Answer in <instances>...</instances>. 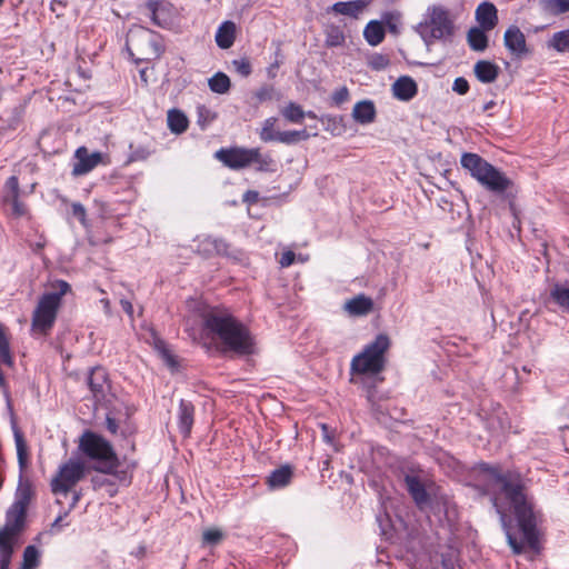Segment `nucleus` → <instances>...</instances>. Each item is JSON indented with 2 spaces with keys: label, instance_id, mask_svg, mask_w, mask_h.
<instances>
[{
  "label": "nucleus",
  "instance_id": "nucleus-49",
  "mask_svg": "<svg viewBox=\"0 0 569 569\" xmlns=\"http://www.w3.org/2000/svg\"><path fill=\"white\" fill-rule=\"evenodd\" d=\"M8 202L12 206V214L14 217L20 218L28 214L27 206L19 198L11 199Z\"/></svg>",
  "mask_w": 569,
  "mask_h": 569
},
{
  "label": "nucleus",
  "instance_id": "nucleus-60",
  "mask_svg": "<svg viewBox=\"0 0 569 569\" xmlns=\"http://www.w3.org/2000/svg\"><path fill=\"white\" fill-rule=\"evenodd\" d=\"M496 106V102L493 100H490L488 101L487 103L483 104L482 107V111L483 112H488L489 110H491L493 107Z\"/></svg>",
  "mask_w": 569,
  "mask_h": 569
},
{
  "label": "nucleus",
  "instance_id": "nucleus-8",
  "mask_svg": "<svg viewBox=\"0 0 569 569\" xmlns=\"http://www.w3.org/2000/svg\"><path fill=\"white\" fill-rule=\"evenodd\" d=\"M86 463L80 458H70L60 466L51 480V490L54 495L67 496L72 488L86 476Z\"/></svg>",
  "mask_w": 569,
  "mask_h": 569
},
{
  "label": "nucleus",
  "instance_id": "nucleus-48",
  "mask_svg": "<svg viewBox=\"0 0 569 569\" xmlns=\"http://www.w3.org/2000/svg\"><path fill=\"white\" fill-rule=\"evenodd\" d=\"M369 64L375 70H383L389 64V59L380 53H376L371 57Z\"/></svg>",
  "mask_w": 569,
  "mask_h": 569
},
{
  "label": "nucleus",
  "instance_id": "nucleus-19",
  "mask_svg": "<svg viewBox=\"0 0 569 569\" xmlns=\"http://www.w3.org/2000/svg\"><path fill=\"white\" fill-rule=\"evenodd\" d=\"M372 299L365 295H358L357 297L348 300L345 305L346 311L351 316H366L372 310Z\"/></svg>",
  "mask_w": 569,
  "mask_h": 569
},
{
  "label": "nucleus",
  "instance_id": "nucleus-16",
  "mask_svg": "<svg viewBox=\"0 0 569 569\" xmlns=\"http://www.w3.org/2000/svg\"><path fill=\"white\" fill-rule=\"evenodd\" d=\"M228 247V243L223 239L206 236L202 239H199L197 252L204 257H211L213 254L222 256L227 254Z\"/></svg>",
  "mask_w": 569,
  "mask_h": 569
},
{
  "label": "nucleus",
  "instance_id": "nucleus-22",
  "mask_svg": "<svg viewBox=\"0 0 569 569\" xmlns=\"http://www.w3.org/2000/svg\"><path fill=\"white\" fill-rule=\"evenodd\" d=\"M236 39V24L232 21L222 22L216 32L217 46L221 49H229Z\"/></svg>",
  "mask_w": 569,
  "mask_h": 569
},
{
  "label": "nucleus",
  "instance_id": "nucleus-33",
  "mask_svg": "<svg viewBox=\"0 0 569 569\" xmlns=\"http://www.w3.org/2000/svg\"><path fill=\"white\" fill-rule=\"evenodd\" d=\"M548 47L557 52L569 51V29L555 32L548 41Z\"/></svg>",
  "mask_w": 569,
  "mask_h": 569
},
{
  "label": "nucleus",
  "instance_id": "nucleus-38",
  "mask_svg": "<svg viewBox=\"0 0 569 569\" xmlns=\"http://www.w3.org/2000/svg\"><path fill=\"white\" fill-rule=\"evenodd\" d=\"M277 121L278 119L276 117L267 118L263 121L262 128L259 132V137L263 142L276 141L278 137V132L274 131V126Z\"/></svg>",
  "mask_w": 569,
  "mask_h": 569
},
{
  "label": "nucleus",
  "instance_id": "nucleus-35",
  "mask_svg": "<svg viewBox=\"0 0 569 569\" xmlns=\"http://www.w3.org/2000/svg\"><path fill=\"white\" fill-rule=\"evenodd\" d=\"M251 163L257 164L258 171H269L273 164V160L269 153H261L259 148H252Z\"/></svg>",
  "mask_w": 569,
  "mask_h": 569
},
{
  "label": "nucleus",
  "instance_id": "nucleus-27",
  "mask_svg": "<svg viewBox=\"0 0 569 569\" xmlns=\"http://www.w3.org/2000/svg\"><path fill=\"white\" fill-rule=\"evenodd\" d=\"M541 11L551 17L569 12V0H539Z\"/></svg>",
  "mask_w": 569,
  "mask_h": 569
},
{
  "label": "nucleus",
  "instance_id": "nucleus-30",
  "mask_svg": "<svg viewBox=\"0 0 569 569\" xmlns=\"http://www.w3.org/2000/svg\"><path fill=\"white\" fill-rule=\"evenodd\" d=\"M168 127L173 133H182L188 128V119L180 110L172 109L168 112Z\"/></svg>",
  "mask_w": 569,
  "mask_h": 569
},
{
  "label": "nucleus",
  "instance_id": "nucleus-5",
  "mask_svg": "<svg viewBox=\"0 0 569 569\" xmlns=\"http://www.w3.org/2000/svg\"><path fill=\"white\" fill-rule=\"evenodd\" d=\"M460 163L479 184L493 194L502 196L512 186L505 172L477 153H462Z\"/></svg>",
  "mask_w": 569,
  "mask_h": 569
},
{
  "label": "nucleus",
  "instance_id": "nucleus-44",
  "mask_svg": "<svg viewBox=\"0 0 569 569\" xmlns=\"http://www.w3.org/2000/svg\"><path fill=\"white\" fill-rule=\"evenodd\" d=\"M276 96V90L272 86H262L254 92V98L259 103L271 101Z\"/></svg>",
  "mask_w": 569,
  "mask_h": 569
},
{
  "label": "nucleus",
  "instance_id": "nucleus-42",
  "mask_svg": "<svg viewBox=\"0 0 569 569\" xmlns=\"http://www.w3.org/2000/svg\"><path fill=\"white\" fill-rule=\"evenodd\" d=\"M129 150L130 153L128 160L130 162L146 160L151 154V151L147 147L141 144L136 146L133 143H130Z\"/></svg>",
  "mask_w": 569,
  "mask_h": 569
},
{
  "label": "nucleus",
  "instance_id": "nucleus-6",
  "mask_svg": "<svg viewBox=\"0 0 569 569\" xmlns=\"http://www.w3.org/2000/svg\"><path fill=\"white\" fill-rule=\"evenodd\" d=\"M52 291L44 292L32 313L31 327L36 333L48 335L54 326L62 297L71 290L64 280L51 283Z\"/></svg>",
  "mask_w": 569,
  "mask_h": 569
},
{
  "label": "nucleus",
  "instance_id": "nucleus-32",
  "mask_svg": "<svg viewBox=\"0 0 569 569\" xmlns=\"http://www.w3.org/2000/svg\"><path fill=\"white\" fill-rule=\"evenodd\" d=\"M326 40L325 43L329 48L340 47L345 43V34L342 29L336 24H329L325 30Z\"/></svg>",
  "mask_w": 569,
  "mask_h": 569
},
{
  "label": "nucleus",
  "instance_id": "nucleus-63",
  "mask_svg": "<svg viewBox=\"0 0 569 569\" xmlns=\"http://www.w3.org/2000/svg\"><path fill=\"white\" fill-rule=\"evenodd\" d=\"M101 303L103 305L104 311L107 313H109L110 312V301L108 299H102Z\"/></svg>",
  "mask_w": 569,
  "mask_h": 569
},
{
  "label": "nucleus",
  "instance_id": "nucleus-43",
  "mask_svg": "<svg viewBox=\"0 0 569 569\" xmlns=\"http://www.w3.org/2000/svg\"><path fill=\"white\" fill-rule=\"evenodd\" d=\"M223 537L224 535L220 529L210 528L203 531L202 541L206 545L214 546L218 545L223 539Z\"/></svg>",
  "mask_w": 569,
  "mask_h": 569
},
{
  "label": "nucleus",
  "instance_id": "nucleus-14",
  "mask_svg": "<svg viewBox=\"0 0 569 569\" xmlns=\"http://www.w3.org/2000/svg\"><path fill=\"white\" fill-rule=\"evenodd\" d=\"M385 368V358H352L351 372L373 376Z\"/></svg>",
  "mask_w": 569,
  "mask_h": 569
},
{
  "label": "nucleus",
  "instance_id": "nucleus-15",
  "mask_svg": "<svg viewBox=\"0 0 569 569\" xmlns=\"http://www.w3.org/2000/svg\"><path fill=\"white\" fill-rule=\"evenodd\" d=\"M418 92L416 81L409 76H402L392 84L393 97L400 101H410Z\"/></svg>",
  "mask_w": 569,
  "mask_h": 569
},
{
  "label": "nucleus",
  "instance_id": "nucleus-2",
  "mask_svg": "<svg viewBox=\"0 0 569 569\" xmlns=\"http://www.w3.org/2000/svg\"><path fill=\"white\" fill-rule=\"evenodd\" d=\"M202 335L222 352L241 356L257 352L254 337L249 328L229 313H208L203 318Z\"/></svg>",
  "mask_w": 569,
  "mask_h": 569
},
{
  "label": "nucleus",
  "instance_id": "nucleus-20",
  "mask_svg": "<svg viewBox=\"0 0 569 569\" xmlns=\"http://www.w3.org/2000/svg\"><path fill=\"white\" fill-rule=\"evenodd\" d=\"M352 117L358 123H371L376 118V108L373 102L370 100L357 102L352 110Z\"/></svg>",
  "mask_w": 569,
  "mask_h": 569
},
{
  "label": "nucleus",
  "instance_id": "nucleus-10",
  "mask_svg": "<svg viewBox=\"0 0 569 569\" xmlns=\"http://www.w3.org/2000/svg\"><path fill=\"white\" fill-rule=\"evenodd\" d=\"M74 157L77 162L73 164L72 174L83 176L93 170L102 159L101 152L89 153L86 147H79L76 150Z\"/></svg>",
  "mask_w": 569,
  "mask_h": 569
},
{
  "label": "nucleus",
  "instance_id": "nucleus-51",
  "mask_svg": "<svg viewBox=\"0 0 569 569\" xmlns=\"http://www.w3.org/2000/svg\"><path fill=\"white\" fill-rule=\"evenodd\" d=\"M349 99V90L347 87H341L332 93V101L339 106Z\"/></svg>",
  "mask_w": 569,
  "mask_h": 569
},
{
  "label": "nucleus",
  "instance_id": "nucleus-24",
  "mask_svg": "<svg viewBox=\"0 0 569 569\" xmlns=\"http://www.w3.org/2000/svg\"><path fill=\"white\" fill-rule=\"evenodd\" d=\"M366 6L367 2L363 0L339 1L336 2L331 9L335 13L358 18Z\"/></svg>",
  "mask_w": 569,
  "mask_h": 569
},
{
  "label": "nucleus",
  "instance_id": "nucleus-9",
  "mask_svg": "<svg viewBox=\"0 0 569 569\" xmlns=\"http://www.w3.org/2000/svg\"><path fill=\"white\" fill-rule=\"evenodd\" d=\"M251 151L252 148L220 149L216 152V158L230 169L239 170L251 164Z\"/></svg>",
  "mask_w": 569,
  "mask_h": 569
},
{
  "label": "nucleus",
  "instance_id": "nucleus-50",
  "mask_svg": "<svg viewBox=\"0 0 569 569\" xmlns=\"http://www.w3.org/2000/svg\"><path fill=\"white\" fill-rule=\"evenodd\" d=\"M452 90L460 96L466 94L469 91L468 80L463 77L456 78L452 84Z\"/></svg>",
  "mask_w": 569,
  "mask_h": 569
},
{
  "label": "nucleus",
  "instance_id": "nucleus-61",
  "mask_svg": "<svg viewBox=\"0 0 569 569\" xmlns=\"http://www.w3.org/2000/svg\"><path fill=\"white\" fill-rule=\"evenodd\" d=\"M2 365H4L8 368L13 367V358H0Z\"/></svg>",
  "mask_w": 569,
  "mask_h": 569
},
{
  "label": "nucleus",
  "instance_id": "nucleus-45",
  "mask_svg": "<svg viewBox=\"0 0 569 569\" xmlns=\"http://www.w3.org/2000/svg\"><path fill=\"white\" fill-rule=\"evenodd\" d=\"M232 66L238 74L241 77H248L251 74V63L247 58H240L232 61Z\"/></svg>",
  "mask_w": 569,
  "mask_h": 569
},
{
  "label": "nucleus",
  "instance_id": "nucleus-46",
  "mask_svg": "<svg viewBox=\"0 0 569 569\" xmlns=\"http://www.w3.org/2000/svg\"><path fill=\"white\" fill-rule=\"evenodd\" d=\"M0 356H10L9 330L0 322Z\"/></svg>",
  "mask_w": 569,
  "mask_h": 569
},
{
  "label": "nucleus",
  "instance_id": "nucleus-17",
  "mask_svg": "<svg viewBox=\"0 0 569 569\" xmlns=\"http://www.w3.org/2000/svg\"><path fill=\"white\" fill-rule=\"evenodd\" d=\"M476 18L483 30H491L498 21L497 9L490 2H482L476 10Z\"/></svg>",
  "mask_w": 569,
  "mask_h": 569
},
{
  "label": "nucleus",
  "instance_id": "nucleus-18",
  "mask_svg": "<svg viewBox=\"0 0 569 569\" xmlns=\"http://www.w3.org/2000/svg\"><path fill=\"white\" fill-rule=\"evenodd\" d=\"M473 72L480 82L491 83L499 76V67L491 61L479 60L473 67Z\"/></svg>",
  "mask_w": 569,
  "mask_h": 569
},
{
  "label": "nucleus",
  "instance_id": "nucleus-59",
  "mask_svg": "<svg viewBox=\"0 0 569 569\" xmlns=\"http://www.w3.org/2000/svg\"><path fill=\"white\" fill-rule=\"evenodd\" d=\"M154 343H156V348L160 351L161 356L163 357H167V356H170L166 350H164V343L163 341H161L160 339L156 338L154 337Z\"/></svg>",
  "mask_w": 569,
  "mask_h": 569
},
{
  "label": "nucleus",
  "instance_id": "nucleus-47",
  "mask_svg": "<svg viewBox=\"0 0 569 569\" xmlns=\"http://www.w3.org/2000/svg\"><path fill=\"white\" fill-rule=\"evenodd\" d=\"M146 34L148 36L147 42L153 49L154 58H159L163 52V47L161 46V43L157 39V36L152 31L146 30Z\"/></svg>",
  "mask_w": 569,
  "mask_h": 569
},
{
  "label": "nucleus",
  "instance_id": "nucleus-39",
  "mask_svg": "<svg viewBox=\"0 0 569 569\" xmlns=\"http://www.w3.org/2000/svg\"><path fill=\"white\" fill-rule=\"evenodd\" d=\"M39 551L34 546H28L23 551L21 569H34L39 565Z\"/></svg>",
  "mask_w": 569,
  "mask_h": 569
},
{
  "label": "nucleus",
  "instance_id": "nucleus-41",
  "mask_svg": "<svg viewBox=\"0 0 569 569\" xmlns=\"http://www.w3.org/2000/svg\"><path fill=\"white\" fill-rule=\"evenodd\" d=\"M16 448L18 455V461L21 469H24L27 466V445L23 439V436L19 432H14Z\"/></svg>",
  "mask_w": 569,
  "mask_h": 569
},
{
  "label": "nucleus",
  "instance_id": "nucleus-11",
  "mask_svg": "<svg viewBox=\"0 0 569 569\" xmlns=\"http://www.w3.org/2000/svg\"><path fill=\"white\" fill-rule=\"evenodd\" d=\"M506 48L515 56L522 57L528 52L526 37L517 26H510L503 37Z\"/></svg>",
  "mask_w": 569,
  "mask_h": 569
},
{
  "label": "nucleus",
  "instance_id": "nucleus-40",
  "mask_svg": "<svg viewBox=\"0 0 569 569\" xmlns=\"http://www.w3.org/2000/svg\"><path fill=\"white\" fill-rule=\"evenodd\" d=\"M20 196V187L19 180L16 176H11L7 179L4 183V194L3 200L8 202L11 199L19 198Z\"/></svg>",
  "mask_w": 569,
  "mask_h": 569
},
{
  "label": "nucleus",
  "instance_id": "nucleus-37",
  "mask_svg": "<svg viewBox=\"0 0 569 569\" xmlns=\"http://www.w3.org/2000/svg\"><path fill=\"white\" fill-rule=\"evenodd\" d=\"M309 138V133L306 130H291V131H278L276 141L284 144H293L300 140Z\"/></svg>",
  "mask_w": 569,
  "mask_h": 569
},
{
  "label": "nucleus",
  "instance_id": "nucleus-21",
  "mask_svg": "<svg viewBox=\"0 0 569 569\" xmlns=\"http://www.w3.org/2000/svg\"><path fill=\"white\" fill-rule=\"evenodd\" d=\"M194 407L190 401L181 400L179 403V429L183 436H189L193 425Z\"/></svg>",
  "mask_w": 569,
  "mask_h": 569
},
{
  "label": "nucleus",
  "instance_id": "nucleus-28",
  "mask_svg": "<svg viewBox=\"0 0 569 569\" xmlns=\"http://www.w3.org/2000/svg\"><path fill=\"white\" fill-rule=\"evenodd\" d=\"M292 478V469L289 466H283L271 472L268 477L267 483L270 488L286 487Z\"/></svg>",
  "mask_w": 569,
  "mask_h": 569
},
{
  "label": "nucleus",
  "instance_id": "nucleus-64",
  "mask_svg": "<svg viewBox=\"0 0 569 569\" xmlns=\"http://www.w3.org/2000/svg\"><path fill=\"white\" fill-rule=\"evenodd\" d=\"M139 73H140L141 80L147 83L148 82V80H147V70L146 69H141Z\"/></svg>",
  "mask_w": 569,
  "mask_h": 569
},
{
  "label": "nucleus",
  "instance_id": "nucleus-56",
  "mask_svg": "<svg viewBox=\"0 0 569 569\" xmlns=\"http://www.w3.org/2000/svg\"><path fill=\"white\" fill-rule=\"evenodd\" d=\"M164 366L172 372H177L180 368L179 358H163Z\"/></svg>",
  "mask_w": 569,
  "mask_h": 569
},
{
  "label": "nucleus",
  "instance_id": "nucleus-29",
  "mask_svg": "<svg viewBox=\"0 0 569 569\" xmlns=\"http://www.w3.org/2000/svg\"><path fill=\"white\" fill-rule=\"evenodd\" d=\"M487 30H483L482 28H471L468 31L467 40L469 47L473 51H485L488 47V37L486 34Z\"/></svg>",
  "mask_w": 569,
  "mask_h": 569
},
{
  "label": "nucleus",
  "instance_id": "nucleus-57",
  "mask_svg": "<svg viewBox=\"0 0 569 569\" xmlns=\"http://www.w3.org/2000/svg\"><path fill=\"white\" fill-rule=\"evenodd\" d=\"M120 305L123 311L129 316V318L133 319V306L131 301H129L128 299H121Z\"/></svg>",
  "mask_w": 569,
  "mask_h": 569
},
{
  "label": "nucleus",
  "instance_id": "nucleus-58",
  "mask_svg": "<svg viewBox=\"0 0 569 569\" xmlns=\"http://www.w3.org/2000/svg\"><path fill=\"white\" fill-rule=\"evenodd\" d=\"M106 426L107 429L110 431V433L114 435L118 431V423L114 418L108 416L106 419Z\"/></svg>",
  "mask_w": 569,
  "mask_h": 569
},
{
  "label": "nucleus",
  "instance_id": "nucleus-1",
  "mask_svg": "<svg viewBox=\"0 0 569 569\" xmlns=\"http://www.w3.org/2000/svg\"><path fill=\"white\" fill-rule=\"evenodd\" d=\"M485 493L500 516V522L509 546L515 553H521L523 545L538 547V523L540 513L535 510L519 473H501L497 468L486 466Z\"/></svg>",
  "mask_w": 569,
  "mask_h": 569
},
{
  "label": "nucleus",
  "instance_id": "nucleus-54",
  "mask_svg": "<svg viewBox=\"0 0 569 569\" xmlns=\"http://www.w3.org/2000/svg\"><path fill=\"white\" fill-rule=\"evenodd\" d=\"M71 210H72V214L77 219H79L82 223H84V220H86V209H84V207L81 203L76 202V203H72Z\"/></svg>",
  "mask_w": 569,
  "mask_h": 569
},
{
  "label": "nucleus",
  "instance_id": "nucleus-53",
  "mask_svg": "<svg viewBox=\"0 0 569 569\" xmlns=\"http://www.w3.org/2000/svg\"><path fill=\"white\" fill-rule=\"evenodd\" d=\"M295 259H296L295 252L291 250H287L281 254L279 263L282 268H287L295 262Z\"/></svg>",
  "mask_w": 569,
  "mask_h": 569
},
{
  "label": "nucleus",
  "instance_id": "nucleus-13",
  "mask_svg": "<svg viewBox=\"0 0 569 569\" xmlns=\"http://www.w3.org/2000/svg\"><path fill=\"white\" fill-rule=\"evenodd\" d=\"M405 482L408 492L420 509L429 503L430 497L427 487L417 476L407 475Z\"/></svg>",
  "mask_w": 569,
  "mask_h": 569
},
{
  "label": "nucleus",
  "instance_id": "nucleus-55",
  "mask_svg": "<svg viewBox=\"0 0 569 569\" xmlns=\"http://www.w3.org/2000/svg\"><path fill=\"white\" fill-rule=\"evenodd\" d=\"M150 9H151V20L152 22L156 24V26H159V27H166L167 22L162 21L160 19V10L159 8L156 6V4H152L150 3L149 4Z\"/></svg>",
  "mask_w": 569,
  "mask_h": 569
},
{
  "label": "nucleus",
  "instance_id": "nucleus-7",
  "mask_svg": "<svg viewBox=\"0 0 569 569\" xmlns=\"http://www.w3.org/2000/svg\"><path fill=\"white\" fill-rule=\"evenodd\" d=\"M79 449L89 459L96 461L97 471L112 473L119 466L118 457L110 442L94 432L86 431L81 436Z\"/></svg>",
  "mask_w": 569,
  "mask_h": 569
},
{
  "label": "nucleus",
  "instance_id": "nucleus-62",
  "mask_svg": "<svg viewBox=\"0 0 569 569\" xmlns=\"http://www.w3.org/2000/svg\"><path fill=\"white\" fill-rule=\"evenodd\" d=\"M79 498H80V495L77 491H74L73 492V497H72V501H71V505H70V509L74 508V506L79 501Z\"/></svg>",
  "mask_w": 569,
  "mask_h": 569
},
{
  "label": "nucleus",
  "instance_id": "nucleus-31",
  "mask_svg": "<svg viewBox=\"0 0 569 569\" xmlns=\"http://www.w3.org/2000/svg\"><path fill=\"white\" fill-rule=\"evenodd\" d=\"M208 86L212 92L224 94L230 90L231 82L226 73L217 72L208 80Z\"/></svg>",
  "mask_w": 569,
  "mask_h": 569
},
{
  "label": "nucleus",
  "instance_id": "nucleus-12",
  "mask_svg": "<svg viewBox=\"0 0 569 569\" xmlns=\"http://www.w3.org/2000/svg\"><path fill=\"white\" fill-rule=\"evenodd\" d=\"M88 383L91 392L97 401H100L104 398L106 392L109 390V381L108 375L104 368L94 367L91 369Z\"/></svg>",
  "mask_w": 569,
  "mask_h": 569
},
{
  "label": "nucleus",
  "instance_id": "nucleus-4",
  "mask_svg": "<svg viewBox=\"0 0 569 569\" xmlns=\"http://www.w3.org/2000/svg\"><path fill=\"white\" fill-rule=\"evenodd\" d=\"M416 30L428 47L437 41L451 42L456 32L455 19L445 6L431 4L427 8Z\"/></svg>",
  "mask_w": 569,
  "mask_h": 569
},
{
  "label": "nucleus",
  "instance_id": "nucleus-52",
  "mask_svg": "<svg viewBox=\"0 0 569 569\" xmlns=\"http://www.w3.org/2000/svg\"><path fill=\"white\" fill-rule=\"evenodd\" d=\"M559 420L560 428L569 430V400L561 408Z\"/></svg>",
  "mask_w": 569,
  "mask_h": 569
},
{
  "label": "nucleus",
  "instance_id": "nucleus-26",
  "mask_svg": "<svg viewBox=\"0 0 569 569\" xmlns=\"http://www.w3.org/2000/svg\"><path fill=\"white\" fill-rule=\"evenodd\" d=\"M550 300L563 312H569V288L562 283H555L549 293Z\"/></svg>",
  "mask_w": 569,
  "mask_h": 569
},
{
  "label": "nucleus",
  "instance_id": "nucleus-34",
  "mask_svg": "<svg viewBox=\"0 0 569 569\" xmlns=\"http://www.w3.org/2000/svg\"><path fill=\"white\" fill-rule=\"evenodd\" d=\"M282 117L292 123H302L306 112L296 102H289L284 108L281 109Z\"/></svg>",
  "mask_w": 569,
  "mask_h": 569
},
{
  "label": "nucleus",
  "instance_id": "nucleus-36",
  "mask_svg": "<svg viewBox=\"0 0 569 569\" xmlns=\"http://www.w3.org/2000/svg\"><path fill=\"white\" fill-rule=\"evenodd\" d=\"M197 124L202 129H207L216 119L217 113L204 104H199L196 109Z\"/></svg>",
  "mask_w": 569,
  "mask_h": 569
},
{
  "label": "nucleus",
  "instance_id": "nucleus-23",
  "mask_svg": "<svg viewBox=\"0 0 569 569\" xmlns=\"http://www.w3.org/2000/svg\"><path fill=\"white\" fill-rule=\"evenodd\" d=\"M386 37L385 26L379 20H371L363 29V38L368 44L376 47L380 44Z\"/></svg>",
  "mask_w": 569,
  "mask_h": 569
},
{
  "label": "nucleus",
  "instance_id": "nucleus-3",
  "mask_svg": "<svg viewBox=\"0 0 569 569\" xmlns=\"http://www.w3.org/2000/svg\"><path fill=\"white\" fill-rule=\"evenodd\" d=\"M32 497L33 489L30 481L20 479L14 502L7 511L4 526L0 528L1 569L10 567L13 545L24 527L27 509Z\"/></svg>",
  "mask_w": 569,
  "mask_h": 569
},
{
  "label": "nucleus",
  "instance_id": "nucleus-25",
  "mask_svg": "<svg viewBox=\"0 0 569 569\" xmlns=\"http://www.w3.org/2000/svg\"><path fill=\"white\" fill-rule=\"evenodd\" d=\"M390 347V339L387 335L380 333L376 339L368 343L360 352L356 356H383Z\"/></svg>",
  "mask_w": 569,
  "mask_h": 569
}]
</instances>
